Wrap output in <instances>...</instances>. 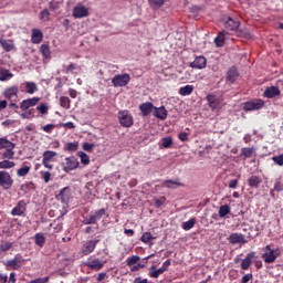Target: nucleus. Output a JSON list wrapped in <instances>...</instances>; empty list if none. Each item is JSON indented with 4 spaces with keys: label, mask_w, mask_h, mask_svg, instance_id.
<instances>
[{
    "label": "nucleus",
    "mask_w": 283,
    "mask_h": 283,
    "mask_svg": "<svg viewBox=\"0 0 283 283\" xmlns=\"http://www.w3.org/2000/svg\"><path fill=\"white\" fill-rule=\"evenodd\" d=\"M17 147V144L10 142L8 138L2 137L0 138V150L6 149V151L2 153L3 160H14V148Z\"/></svg>",
    "instance_id": "f257e3e1"
},
{
    "label": "nucleus",
    "mask_w": 283,
    "mask_h": 283,
    "mask_svg": "<svg viewBox=\"0 0 283 283\" xmlns=\"http://www.w3.org/2000/svg\"><path fill=\"white\" fill-rule=\"evenodd\" d=\"M263 251L265 253L262 254V259L264 260L265 264H273L277 258H280L281 252L280 249H271V245H266Z\"/></svg>",
    "instance_id": "f03ea898"
},
{
    "label": "nucleus",
    "mask_w": 283,
    "mask_h": 283,
    "mask_svg": "<svg viewBox=\"0 0 283 283\" xmlns=\"http://www.w3.org/2000/svg\"><path fill=\"white\" fill-rule=\"evenodd\" d=\"M78 159L75 156L66 157L62 163L61 167L65 174H70V171H74V169H78L80 167Z\"/></svg>",
    "instance_id": "7ed1b4c3"
},
{
    "label": "nucleus",
    "mask_w": 283,
    "mask_h": 283,
    "mask_svg": "<svg viewBox=\"0 0 283 283\" xmlns=\"http://www.w3.org/2000/svg\"><path fill=\"white\" fill-rule=\"evenodd\" d=\"M117 117L122 127H132L134 125V116L127 109L119 111Z\"/></svg>",
    "instance_id": "20e7f679"
},
{
    "label": "nucleus",
    "mask_w": 283,
    "mask_h": 283,
    "mask_svg": "<svg viewBox=\"0 0 283 283\" xmlns=\"http://www.w3.org/2000/svg\"><path fill=\"white\" fill-rule=\"evenodd\" d=\"M12 185H14V179H12V175L6 170H0V187L4 191L12 189Z\"/></svg>",
    "instance_id": "39448f33"
},
{
    "label": "nucleus",
    "mask_w": 283,
    "mask_h": 283,
    "mask_svg": "<svg viewBox=\"0 0 283 283\" xmlns=\"http://www.w3.org/2000/svg\"><path fill=\"white\" fill-rule=\"evenodd\" d=\"M129 81H132L129 73L116 74L112 78L113 87H127V85H129Z\"/></svg>",
    "instance_id": "423d86ee"
},
{
    "label": "nucleus",
    "mask_w": 283,
    "mask_h": 283,
    "mask_svg": "<svg viewBox=\"0 0 283 283\" xmlns=\"http://www.w3.org/2000/svg\"><path fill=\"white\" fill-rule=\"evenodd\" d=\"M103 216H105L104 208H102L95 212H91L90 214L84 217L83 224H96V222H98V220H101V218H103Z\"/></svg>",
    "instance_id": "0eeeda50"
},
{
    "label": "nucleus",
    "mask_w": 283,
    "mask_h": 283,
    "mask_svg": "<svg viewBox=\"0 0 283 283\" xmlns=\"http://www.w3.org/2000/svg\"><path fill=\"white\" fill-rule=\"evenodd\" d=\"M72 17L75 19H85V17H90V9L80 2L73 8Z\"/></svg>",
    "instance_id": "6e6552de"
},
{
    "label": "nucleus",
    "mask_w": 283,
    "mask_h": 283,
    "mask_svg": "<svg viewBox=\"0 0 283 283\" xmlns=\"http://www.w3.org/2000/svg\"><path fill=\"white\" fill-rule=\"evenodd\" d=\"M56 158V151L54 150H45L42 155V165L45 169H54V165L51 163Z\"/></svg>",
    "instance_id": "1a4fd4ad"
},
{
    "label": "nucleus",
    "mask_w": 283,
    "mask_h": 283,
    "mask_svg": "<svg viewBox=\"0 0 283 283\" xmlns=\"http://www.w3.org/2000/svg\"><path fill=\"white\" fill-rule=\"evenodd\" d=\"M50 108L48 107V104L42 103L41 105L36 106V108L29 109L25 114H22V118H34L36 116V112L39 114H48V111Z\"/></svg>",
    "instance_id": "9d476101"
},
{
    "label": "nucleus",
    "mask_w": 283,
    "mask_h": 283,
    "mask_svg": "<svg viewBox=\"0 0 283 283\" xmlns=\"http://www.w3.org/2000/svg\"><path fill=\"white\" fill-rule=\"evenodd\" d=\"M55 198L57 201L62 202V205L67 207V205H70V198H72V189L70 187L62 188Z\"/></svg>",
    "instance_id": "9b49d317"
},
{
    "label": "nucleus",
    "mask_w": 283,
    "mask_h": 283,
    "mask_svg": "<svg viewBox=\"0 0 283 283\" xmlns=\"http://www.w3.org/2000/svg\"><path fill=\"white\" fill-rule=\"evenodd\" d=\"M23 262H25V259H23V255L21 254H15L13 259L8 260L4 263V266H10L13 271H19L21 266H23Z\"/></svg>",
    "instance_id": "f8f14e48"
},
{
    "label": "nucleus",
    "mask_w": 283,
    "mask_h": 283,
    "mask_svg": "<svg viewBox=\"0 0 283 283\" xmlns=\"http://www.w3.org/2000/svg\"><path fill=\"white\" fill-rule=\"evenodd\" d=\"M262 107H264L263 99H252L243 103L244 112H253L255 109H262Z\"/></svg>",
    "instance_id": "ddd939ff"
},
{
    "label": "nucleus",
    "mask_w": 283,
    "mask_h": 283,
    "mask_svg": "<svg viewBox=\"0 0 283 283\" xmlns=\"http://www.w3.org/2000/svg\"><path fill=\"white\" fill-rule=\"evenodd\" d=\"M39 101H41V97L23 99L20 104V109H22V112H30V107H35V105H39Z\"/></svg>",
    "instance_id": "4468645a"
},
{
    "label": "nucleus",
    "mask_w": 283,
    "mask_h": 283,
    "mask_svg": "<svg viewBox=\"0 0 283 283\" xmlns=\"http://www.w3.org/2000/svg\"><path fill=\"white\" fill-rule=\"evenodd\" d=\"M101 242V240H88L82 245V255H90V253H94V249H96V245Z\"/></svg>",
    "instance_id": "2eb2a0df"
},
{
    "label": "nucleus",
    "mask_w": 283,
    "mask_h": 283,
    "mask_svg": "<svg viewBox=\"0 0 283 283\" xmlns=\"http://www.w3.org/2000/svg\"><path fill=\"white\" fill-rule=\"evenodd\" d=\"M228 241H229L230 244H247V242H249V241L244 238V234L238 233V232L231 233V234L228 237Z\"/></svg>",
    "instance_id": "dca6fc26"
},
{
    "label": "nucleus",
    "mask_w": 283,
    "mask_h": 283,
    "mask_svg": "<svg viewBox=\"0 0 283 283\" xmlns=\"http://www.w3.org/2000/svg\"><path fill=\"white\" fill-rule=\"evenodd\" d=\"M19 87L11 86L4 91V98H8V101H11L12 103H17L19 101Z\"/></svg>",
    "instance_id": "f3484780"
},
{
    "label": "nucleus",
    "mask_w": 283,
    "mask_h": 283,
    "mask_svg": "<svg viewBox=\"0 0 283 283\" xmlns=\"http://www.w3.org/2000/svg\"><path fill=\"white\" fill-rule=\"evenodd\" d=\"M28 203H25V200H20L15 207L11 210V216H25V209Z\"/></svg>",
    "instance_id": "a211bd4d"
},
{
    "label": "nucleus",
    "mask_w": 283,
    "mask_h": 283,
    "mask_svg": "<svg viewBox=\"0 0 283 283\" xmlns=\"http://www.w3.org/2000/svg\"><path fill=\"white\" fill-rule=\"evenodd\" d=\"M189 67H192V70H205L207 67V57L202 55L197 56Z\"/></svg>",
    "instance_id": "6ab92c4d"
},
{
    "label": "nucleus",
    "mask_w": 283,
    "mask_h": 283,
    "mask_svg": "<svg viewBox=\"0 0 283 283\" xmlns=\"http://www.w3.org/2000/svg\"><path fill=\"white\" fill-rule=\"evenodd\" d=\"M206 101L208 103V106L210 109H218L220 107V98H218V95L214 94H208L206 97Z\"/></svg>",
    "instance_id": "aec40b11"
},
{
    "label": "nucleus",
    "mask_w": 283,
    "mask_h": 283,
    "mask_svg": "<svg viewBox=\"0 0 283 283\" xmlns=\"http://www.w3.org/2000/svg\"><path fill=\"white\" fill-rule=\"evenodd\" d=\"M223 25L226 30H230L231 32H233L240 28V21L238 19L228 17Z\"/></svg>",
    "instance_id": "412c9836"
},
{
    "label": "nucleus",
    "mask_w": 283,
    "mask_h": 283,
    "mask_svg": "<svg viewBox=\"0 0 283 283\" xmlns=\"http://www.w3.org/2000/svg\"><path fill=\"white\" fill-rule=\"evenodd\" d=\"M282 92L277 86H269L263 92L264 98H275L276 96H280Z\"/></svg>",
    "instance_id": "4be33fe9"
},
{
    "label": "nucleus",
    "mask_w": 283,
    "mask_h": 283,
    "mask_svg": "<svg viewBox=\"0 0 283 283\" xmlns=\"http://www.w3.org/2000/svg\"><path fill=\"white\" fill-rule=\"evenodd\" d=\"M255 258V252H250L247 256L241 261L242 271H249L251 264H253V260Z\"/></svg>",
    "instance_id": "5701e85b"
},
{
    "label": "nucleus",
    "mask_w": 283,
    "mask_h": 283,
    "mask_svg": "<svg viewBox=\"0 0 283 283\" xmlns=\"http://www.w3.org/2000/svg\"><path fill=\"white\" fill-rule=\"evenodd\" d=\"M154 108H155V106L151 102H146V103H143L139 105V111L144 118L149 116V114H151Z\"/></svg>",
    "instance_id": "b1692460"
},
{
    "label": "nucleus",
    "mask_w": 283,
    "mask_h": 283,
    "mask_svg": "<svg viewBox=\"0 0 283 283\" xmlns=\"http://www.w3.org/2000/svg\"><path fill=\"white\" fill-rule=\"evenodd\" d=\"M239 76H240V73H238V69L235 66H231L228 70L226 81L228 83H233L234 81H238Z\"/></svg>",
    "instance_id": "393cba45"
},
{
    "label": "nucleus",
    "mask_w": 283,
    "mask_h": 283,
    "mask_svg": "<svg viewBox=\"0 0 283 283\" xmlns=\"http://www.w3.org/2000/svg\"><path fill=\"white\" fill-rule=\"evenodd\" d=\"M43 41V32L39 29H32L31 32V42L35 45H39Z\"/></svg>",
    "instance_id": "a878e982"
},
{
    "label": "nucleus",
    "mask_w": 283,
    "mask_h": 283,
    "mask_svg": "<svg viewBox=\"0 0 283 283\" xmlns=\"http://www.w3.org/2000/svg\"><path fill=\"white\" fill-rule=\"evenodd\" d=\"M85 265L93 271H101V269L104 266V263L99 259H94L92 261H87Z\"/></svg>",
    "instance_id": "bb28decb"
},
{
    "label": "nucleus",
    "mask_w": 283,
    "mask_h": 283,
    "mask_svg": "<svg viewBox=\"0 0 283 283\" xmlns=\"http://www.w3.org/2000/svg\"><path fill=\"white\" fill-rule=\"evenodd\" d=\"M0 45L4 52H12V50L15 48L13 40L0 39Z\"/></svg>",
    "instance_id": "cd10ccee"
},
{
    "label": "nucleus",
    "mask_w": 283,
    "mask_h": 283,
    "mask_svg": "<svg viewBox=\"0 0 283 283\" xmlns=\"http://www.w3.org/2000/svg\"><path fill=\"white\" fill-rule=\"evenodd\" d=\"M154 116L155 118H159L160 120H166L167 118V109L165 108V106H160V107H155L154 108Z\"/></svg>",
    "instance_id": "c85d7f7f"
},
{
    "label": "nucleus",
    "mask_w": 283,
    "mask_h": 283,
    "mask_svg": "<svg viewBox=\"0 0 283 283\" xmlns=\"http://www.w3.org/2000/svg\"><path fill=\"white\" fill-rule=\"evenodd\" d=\"M248 185L251 189H259L260 185H262V178L253 175L248 179Z\"/></svg>",
    "instance_id": "c756f323"
},
{
    "label": "nucleus",
    "mask_w": 283,
    "mask_h": 283,
    "mask_svg": "<svg viewBox=\"0 0 283 283\" xmlns=\"http://www.w3.org/2000/svg\"><path fill=\"white\" fill-rule=\"evenodd\" d=\"M224 41H227V31H221L218 36L214 38L216 46L224 48Z\"/></svg>",
    "instance_id": "7c9ffc66"
},
{
    "label": "nucleus",
    "mask_w": 283,
    "mask_h": 283,
    "mask_svg": "<svg viewBox=\"0 0 283 283\" xmlns=\"http://www.w3.org/2000/svg\"><path fill=\"white\" fill-rule=\"evenodd\" d=\"M164 186L167 189H178V187H182V182H180L178 179L176 180L167 179L164 181Z\"/></svg>",
    "instance_id": "2f4dec72"
},
{
    "label": "nucleus",
    "mask_w": 283,
    "mask_h": 283,
    "mask_svg": "<svg viewBox=\"0 0 283 283\" xmlns=\"http://www.w3.org/2000/svg\"><path fill=\"white\" fill-rule=\"evenodd\" d=\"M13 76H14V74H12L10 72V70L0 69V81H2V82L10 81V78H12Z\"/></svg>",
    "instance_id": "473e14b6"
},
{
    "label": "nucleus",
    "mask_w": 283,
    "mask_h": 283,
    "mask_svg": "<svg viewBox=\"0 0 283 283\" xmlns=\"http://www.w3.org/2000/svg\"><path fill=\"white\" fill-rule=\"evenodd\" d=\"M193 94V85H186L179 88L180 96H191Z\"/></svg>",
    "instance_id": "72a5a7b5"
},
{
    "label": "nucleus",
    "mask_w": 283,
    "mask_h": 283,
    "mask_svg": "<svg viewBox=\"0 0 283 283\" xmlns=\"http://www.w3.org/2000/svg\"><path fill=\"white\" fill-rule=\"evenodd\" d=\"M163 273H165L160 268L156 269V265H153L148 272L149 277L153 279H158L160 277V275H163Z\"/></svg>",
    "instance_id": "f704fd0d"
},
{
    "label": "nucleus",
    "mask_w": 283,
    "mask_h": 283,
    "mask_svg": "<svg viewBox=\"0 0 283 283\" xmlns=\"http://www.w3.org/2000/svg\"><path fill=\"white\" fill-rule=\"evenodd\" d=\"M253 154H255V148L253 147H244L241 149V156H243V158H253Z\"/></svg>",
    "instance_id": "c9c22d12"
},
{
    "label": "nucleus",
    "mask_w": 283,
    "mask_h": 283,
    "mask_svg": "<svg viewBox=\"0 0 283 283\" xmlns=\"http://www.w3.org/2000/svg\"><path fill=\"white\" fill-rule=\"evenodd\" d=\"M34 242L36 247H40L42 249V247L45 245V235H43V233H35Z\"/></svg>",
    "instance_id": "e433bc0d"
},
{
    "label": "nucleus",
    "mask_w": 283,
    "mask_h": 283,
    "mask_svg": "<svg viewBox=\"0 0 283 283\" xmlns=\"http://www.w3.org/2000/svg\"><path fill=\"white\" fill-rule=\"evenodd\" d=\"M148 3L153 10H160L165 6V0H148Z\"/></svg>",
    "instance_id": "4c0bfd02"
},
{
    "label": "nucleus",
    "mask_w": 283,
    "mask_h": 283,
    "mask_svg": "<svg viewBox=\"0 0 283 283\" xmlns=\"http://www.w3.org/2000/svg\"><path fill=\"white\" fill-rule=\"evenodd\" d=\"M231 213V207L229 205H223L219 208V218H226Z\"/></svg>",
    "instance_id": "58836bf2"
},
{
    "label": "nucleus",
    "mask_w": 283,
    "mask_h": 283,
    "mask_svg": "<svg viewBox=\"0 0 283 283\" xmlns=\"http://www.w3.org/2000/svg\"><path fill=\"white\" fill-rule=\"evenodd\" d=\"M32 189H34V184L32 181H27L20 186V191H23V193H30Z\"/></svg>",
    "instance_id": "ea45409f"
},
{
    "label": "nucleus",
    "mask_w": 283,
    "mask_h": 283,
    "mask_svg": "<svg viewBox=\"0 0 283 283\" xmlns=\"http://www.w3.org/2000/svg\"><path fill=\"white\" fill-rule=\"evenodd\" d=\"M184 231H190V229H193V227H196V218H191L190 220L188 221H185L182 224H181Z\"/></svg>",
    "instance_id": "a19ab883"
},
{
    "label": "nucleus",
    "mask_w": 283,
    "mask_h": 283,
    "mask_svg": "<svg viewBox=\"0 0 283 283\" xmlns=\"http://www.w3.org/2000/svg\"><path fill=\"white\" fill-rule=\"evenodd\" d=\"M40 52L44 59H50V56L52 54V52L50 51V45H48V44H42L40 46Z\"/></svg>",
    "instance_id": "79ce46f5"
},
{
    "label": "nucleus",
    "mask_w": 283,
    "mask_h": 283,
    "mask_svg": "<svg viewBox=\"0 0 283 283\" xmlns=\"http://www.w3.org/2000/svg\"><path fill=\"white\" fill-rule=\"evenodd\" d=\"M14 247L13 242L10 241H2L0 244V253H6V251H10Z\"/></svg>",
    "instance_id": "37998d69"
},
{
    "label": "nucleus",
    "mask_w": 283,
    "mask_h": 283,
    "mask_svg": "<svg viewBox=\"0 0 283 283\" xmlns=\"http://www.w3.org/2000/svg\"><path fill=\"white\" fill-rule=\"evenodd\" d=\"M32 168L30 166H22L20 169L17 170V176H19V178H24V176H28V174H30V170Z\"/></svg>",
    "instance_id": "c03bdc74"
},
{
    "label": "nucleus",
    "mask_w": 283,
    "mask_h": 283,
    "mask_svg": "<svg viewBox=\"0 0 283 283\" xmlns=\"http://www.w3.org/2000/svg\"><path fill=\"white\" fill-rule=\"evenodd\" d=\"M78 149V142L66 143L64 145V151H76Z\"/></svg>",
    "instance_id": "a18cd8bd"
},
{
    "label": "nucleus",
    "mask_w": 283,
    "mask_h": 283,
    "mask_svg": "<svg viewBox=\"0 0 283 283\" xmlns=\"http://www.w3.org/2000/svg\"><path fill=\"white\" fill-rule=\"evenodd\" d=\"M72 101L67 96L60 97V105L64 107V109H70Z\"/></svg>",
    "instance_id": "49530a36"
},
{
    "label": "nucleus",
    "mask_w": 283,
    "mask_h": 283,
    "mask_svg": "<svg viewBox=\"0 0 283 283\" xmlns=\"http://www.w3.org/2000/svg\"><path fill=\"white\" fill-rule=\"evenodd\" d=\"M17 164L14 161L4 159L0 161V169H12Z\"/></svg>",
    "instance_id": "de8ad7c7"
},
{
    "label": "nucleus",
    "mask_w": 283,
    "mask_h": 283,
    "mask_svg": "<svg viewBox=\"0 0 283 283\" xmlns=\"http://www.w3.org/2000/svg\"><path fill=\"white\" fill-rule=\"evenodd\" d=\"M27 94H34L36 92V83L34 82H27L25 83Z\"/></svg>",
    "instance_id": "09e8293b"
},
{
    "label": "nucleus",
    "mask_w": 283,
    "mask_h": 283,
    "mask_svg": "<svg viewBox=\"0 0 283 283\" xmlns=\"http://www.w3.org/2000/svg\"><path fill=\"white\" fill-rule=\"evenodd\" d=\"M171 145H174V139L171 137H164L161 139V147H164V149H169Z\"/></svg>",
    "instance_id": "8fccbe9b"
},
{
    "label": "nucleus",
    "mask_w": 283,
    "mask_h": 283,
    "mask_svg": "<svg viewBox=\"0 0 283 283\" xmlns=\"http://www.w3.org/2000/svg\"><path fill=\"white\" fill-rule=\"evenodd\" d=\"M142 242H144L145 244H149V242H151V240H155L154 235L151 234V232H145L142 238H140Z\"/></svg>",
    "instance_id": "3c124183"
},
{
    "label": "nucleus",
    "mask_w": 283,
    "mask_h": 283,
    "mask_svg": "<svg viewBox=\"0 0 283 283\" xmlns=\"http://www.w3.org/2000/svg\"><path fill=\"white\" fill-rule=\"evenodd\" d=\"M140 262V256L138 255H133L126 260L127 266H134V264H137Z\"/></svg>",
    "instance_id": "603ef678"
},
{
    "label": "nucleus",
    "mask_w": 283,
    "mask_h": 283,
    "mask_svg": "<svg viewBox=\"0 0 283 283\" xmlns=\"http://www.w3.org/2000/svg\"><path fill=\"white\" fill-rule=\"evenodd\" d=\"M61 9V2L52 0L49 2V10H51V12H55V10H60Z\"/></svg>",
    "instance_id": "864d4df0"
},
{
    "label": "nucleus",
    "mask_w": 283,
    "mask_h": 283,
    "mask_svg": "<svg viewBox=\"0 0 283 283\" xmlns=\"http://www.w3.org/2000/svg\"><path fill=\"white\" fill-rule=\"evenodd\" d=\"M78 157L81 158L82 165H90V156L87 154L80 151Z\"/></svg>",
    "instance_id": "5fc2aeb1"
},
{
    "label": "nucleus",
    "mask_w": 283,
    "mask_h": 283,
    "mask_svg": "<svg viewBox=\"0 0 283 283\" xmlns=\"http://www.w3.org/2000/svg\"><path fill=\"white\" fill-rule=\"evenodd\" d=\"M40 20L41 21H50V10L44 9L40 12Z\"/></svg>",
    "instance_id": "6e6d98bb"
},
{
    "label": "nucleus",
    "mask_w": 283,
    "mask_h": 283,
    "mask_svg": "<svg viewBox=\"0 0 283 283\" xmlns=\"http://www.w3.org/2000/svg\"><path fill=\"white\" fill-rule=\"evenodd\" d=\"M169 266H171V260H166V261L163 263L161 268H159V269L161 270V272L165 273L166 271L169 270Z\"/></svg>",
    "instance_id": "4d7b16f0"
},
{
    "label": "nucleus",
    "mask_w": 283,
    "mask_h": 283,
    "mask_svg": "<svg viewBox=\"0 0 283 283\" xmlns=\"http://www.w3.org/2000/svg\"><path fill=\"white\" fill-rule=\"evenodd\" d=\"M251 280H253V274L251 273H248V274H244L241 279V283H249L251 282Z\"/></svg>",
    "instance_id": "13d9d810"
},
{
    "label": "nucleus",
    "mask_w": 283,
    "mask_h": 283,
    "mask_svg": "<svg viewBox=\"0 0 283 283\" xmlns=\"http://www.w3.org/2000/svg\"><path fill=\"white\" fill-rule=\"evenodd\" d=\"M54 124H48L45 126H43V132H45L46 134H51L52 133V129H54Z\"/></svg>",
    "instance_id": "bf43d9fd"
},
{
    "label": "nucleus",
    "mask_w": 283,
    "mask_h": 283,
    "mask_svg": "<svg viewBox=\"0 0 283 283\" xmlns=\"http://www.w3.org/2000/svg\"><path fill=\"white\" fill-rule=\"evenodd\" d=\"M42 178L44 182H50V178H52V174H50V171H44L42 172Z\"/></svg>",
    "instance_id": "052dcab7"
},
{
    "label": "nucleus",
    "mask_w": 283,
    "mask_h": 283,
    "mask_svg": "<svg viewBox=\"0 0 283 283\" xmlns=\"http://www.w3.org/2000/svg\"><path fill=\"white\" fill-rule=\"evenodd\" d=\"M178 138H179V140H181V143H186V140H188V138H189V134H187V133H180V134L178 135Z\"/></svg>",
    "instance_id": "680f3d73"
},
{
    "label": "nucleus",
    "mask_w": 283,
    "mask_h": 283,
    "mask_svg": "<svg viewBox=\"0 0 283 283\" xmlns=\"http://www.w3.org/2000/svg\"><path fill=\"white\" fill-rule=\"evenodd\" d=\"M62 127H64L65 129H75L76 125H74L72 122H67L62 124Z\"/></svg>",
    "instance_id": "e2e57ef3"
},
{
    "label": "nucleus",
    "mask_w": 283,
    "mask_h": 283,
    "mask_svg": "<svg viewBox=\"0 0 283 283\" xmlns=\"http://www.w3.org/2000/svg\"><path fill=\"white\" fill-rule=\"evenodd\" d=\"M274 191H277V192L283 191V184L280 181H276L274 184Z\"/></svg>",
    "instance_id": "0e129e2a"
},
{
    "label": "nucleus",
    "mask_w": 283,
    "mask_h": 283,
    "mask_svg": "<svg viewBox=\"0 0 283 283\" xmlns=\"http://www.w3.org/2000/svg\"><path fill=\"white\" fill-rule=\"evenodd\" d=\"M83 149L84 151H92V149H94V144L85 143Z\"/></svg>",
    "instance_id": "69168bd1"
},
{
    "label": "nucleus",
    "mask_w": 283,
    "mask_h": 283,
    "mask_svg": "<svg viewBox=\"0 0 283 283\" xmlns=\"http://www.w3.org/2000/svg\"><path fill=\"white\" fill-rule=\"evenodd\" d=\"M165 205V197H161L160 199H155V206L157 208L163 207Z\"/></svg>",
    "instance_id": "338daca9"
},
{
    "label": "nucleus",
    "mask_w": 283,
    "mask_h": 283,
    "mask_svg": "<svg viewBox=\"0 0 283 283\" xmlns=\"http://www.w3.org/2000/svg\"><path fill=\"white\" fill-rule=\"evenodd\" d=\"M134 283H149L147 279H140V276L135 277Z\"/></svg>",
    "instance_id": "774afa93"
}]
</instances>
